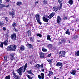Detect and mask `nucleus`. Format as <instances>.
Returning a JSON list of instances; mask_svg holds the SVG:
<instances>
[{"label": "nucleus", "mask_w": 79, "mask_h": 79, "mask_svg": "<svg viewBox=\"0 0 79 79\" xmlns=\"http://www.w3.org/2000/svg\"><path fill=\"white\" fill-rule=\"evenodd\" d=\"M17 47L15 45H11L9 46L6 48L7 51H15Z\"/></svg>", "instance_id": "nucleus-1"}, {"label": "nucleus", "mask_w": 79, "mask_h": 79, "mask_svg": "<svg viewBox=\"0 0 79 79\" xmlns=\"http://www.w3.org/2000/svg\"><path fill=\"white\" fill-rule=\"evenodd\" d=\"M66 56V52L64 51H61L59 54V56L60 58L65 57Z\"/></svg>", "instance_id": "nucleus-2"}, {"label": "nucleus", "mask_w": 79, "mask_h": 79, "mask_svg": "<svg viewBox=\"0 0 79 79\" xmlns=\"http://www.w3.org/2000/svg\"><path fill=\"white\" fill-rule=\"evenodd\" d=\"M23 67L22 66L19 68L16 71L19 73V75L21 76L23 74Z\"/></svg>", "instance_id": "nucleus-3"}, {"label": "nucleus", "mask_w": 79, "mask_h": 79, "mask_svg": "<svg viewBox=\"0 0 79 79\" xmlns=\"http://www.w3.org/2000/svg\"><path fill=\"white\" fill-rule=\"evenodd\" d=\"M35 16L38 23H39V24H42V22H41L40 21V15H39L37 14L35 15Z\"/></svg>", "instance_id": "nucleus-4"}, {"label": "nucleus", "mask_w": 79, "mask_h": 79, "mask_svg": "<svg viewBox=\"0 0 79 79\" xmlns=\"http://www.w3.org/2000/svg\"><path fill=\"white\" fill-rule=\"evenodd\" d=\"M10 38L12 40H16V34L13 33L10 36Z\"/></svg>", "instance_id": "nucleus-5"}, {"label": "nucleus", "mask_w": 79, "mask_h": 79, "mask_svg": "<svg viewBox=\"0 0 79 79\" xmlns=\"http://www.w3.org/2000/svg\"><path fill=\"white\" fill-rule=\"evenodd\" d=\"M15 10H13V9H12V12H9V15L10 16H13V17L15 16Z\"/></svg>", "instance_id": "nucleus-6"}, {"label": "nucleus", "mask_w": 79, "mask_h": 79, "mask_svg": "<svg viewBox=\"0 0 79 79\" xmlns=\"http://www.w3.org/2000/svg\"><path fill=\"white\" fill-rule=\"evenodd\" d=\"M54 15L55 13L52 12L49 15L48 18H49V19H51V18H53V17L54 16Z\"/></svg>", "instance_id": "nucleus-7"}, {"label": "nucleus", "mask_w": 79, "mask_h": 79, "mask_svg": "<svg viewBox=\"0 0 79 79\" xmlns=\"http://www.w3.org/2000/svg\"><path fill=\"white\" fill-rule=\"evenodd\" d=\"M56 66H63V64L59 62H57V63L56 64Z\"/></svg>", "instance_id": "nucleus-8"}, {"label": "nucleus", "mask_w": 79, "mask_h": 79, "mask_svg": "<svg viewBox=\"0 0 79 79\" xmlns=\"http://www.w3.org/2000/svg\"><path fill=\"white\" fill-rule=\"evenodd\" d=\"M43 20L44 22H46V23H48V19L47 18H45V17H43Z\"/></svg>", "instance_id": "nucleus-9"}, {"label": "nucleus", "mask_w": 79, "mask_h": 79, "mask_svg": "<svg viewBox=\"0 0 79 79\" xmlns=\"http://www.w3.org/2000/svg\"><path fill=\"white\" fill-rule=\"evenodd\" d=\"M40 58H44V56H45V55L44 54V53L42 52H40Z\"/></svg>", "instance_id": "nucleus-10"}, {"label": "nucleus", "mask_w": 79, "mask_h": 79, "mask_svg": "<svg viewBox=\"0 0 79 79\" xmlns=\"http://www.w3.org/2000/svg\"><path fill=\"white\" fill-rule=\"evenodd\" d=\"M12 74H13V77H14V78H15V77L17 78V76H17V75H16V74L15 73V72L14 71H13L12 72Z\"/></svg>", "instance_id": "nucleus-11"}, {"label": "nucleus", "mask_w": 79, "mask_h": 79, "mask_svg": "<svg viewBox=\"0 0 79 79\" xmlns=\"http://www.w3.org/2000/svg\"><path fill=\"white\" fill-rule=\"evenodd\" d=\"M63 1V0H58V2L60 3V8L62 7V3L61 2Z\"/></svg>", "instance_id": "nucleus-12"}, {"label": "nucleus", "mask_w": 79, "mask_h": 79, "mask_svg": "<svg viewBox=\"0 0 79 79\" xmlns=\"http://www.w3.org/2000/svg\"><path fill=\"white\" fill-rule=\"evenodd\" d=\"M76 71L75 70H72V72H70V74H72L73 75H75V74H76Z\"/></svg>", "instance_id": "nucleus-13"}, {"label": "nucleus", "mask_w": 79, "mask_h": 79, "mask_svg": "<svg viewBox=\"0 0 79 79\" xmlns=\"http://www.w3.org/2000/svg\"><path fill=\"white\" fill-rule=\"evenodd\" d=\"M61 21V18H60V16H58L57 17V22L58 23H60Z\"/></svg>", "instance_id": "nucleus-14"}, {"label": "nucleus", "mask_w": 79, "mask_h": 79, "mask_svg": "<svg viewBox=\"0 0 79 79\" xmlns=\"http://www.w3.org/2000/svg\"><path fill=\"white\" fill-rule=\"evenodd\" d=\"M10 59L11 60V61H12V60H13V59L15 58V57L14 56H13L14 55L13 54H10Z\"/></svg>", "instance_id": "nucleus-15"}, {"label": "nucleus", "mask_w": 79, "mask_h": 79, "mask_svg": "<svg viewBox=\"0 0 79 79\" xmlns=\"http://www.w3.org/2000/svg\"><path fill=\"white\" fill-rule=\"evenodd\" d=\"M51 75H53V72H52V71H50L49 72V74H48V76L50 77Z\"/></svg>", "instance_id": "nucleus-16"}, {"label": "nucleus", "mask_w": 79, "mask_h": 79, "mask_svg": "<svg viewBox=\"0 0 79 79\" xmlns=\"http://www.w3.org/2000/svg\"><path fill=\"white\" fill-rule=\"evenodd\" d=\"M20 49L21 51H23V50H24L25 49V48H24V46L23 45L21 46L20 47Z\"/></svg>", "instance_id": "nucleus-17"}, {"label": "nucleus", "mask_w": 79, "mask_h": 79, "mask_svg": "<svg viewBox=\"0 0 79 79\" xmlns=\"http://www.w3.org/2000/svg\"><path fill=\"white\" fill-rule=\"evenodd\" d=\"M27 34L28 36H31V31L30 30H28L27 31Z\"/></svg>", "instance_id": "nucleus-18"}, {"label": "nucleus", "mask_w": 79, "mask_h": 79, "mask_svg": "<svg viewBox=\"0 0 79 79\" xmlns=\"http://www.w3.org/2000/svg\"><path fill=\"white\" fill-rule=\"evenodd\" d=\"M58 9L57 7H54L53 8V10L54 11H57Z\"/></svg>", "instance_id": "nucleus-19"}, {"label": "nucleus", "mask_w": 79, "mask_h": 79, "mask_svg": "<svg viewBox=\"0 0 79 79\" xmlns=\"http://www.w3.org/2000/svg\"><path fill=\"white\" fill-rule=\"evenodd\" d=\"M27 47L29 48H32L33 47V46L31 44H28L27 45Z\"/></svg>", "instance_id": "nucleus-20"}, {"label": "nucleus", "mask_w": 79, "mask_h": 79, "mask_svg": "<svg viewBox=\"0 0 79 79\" xmlns=\"http://www.w3.org/2000/svg\"><path fill=\"white\" fill-rule=\"evenodd\" d=\"M27 64L26 63L25 64L24 67V68L23 69V72H25V71H26V68H27Z\"/></svg>", "instance_id": "nucleus-21"}, {"label": "nucleus", "mask_w": 79, "mask_h": 79, "mask_svg": "<svg viewBox=\"0 0 79 79\" xmlns=\"http://www.w3.org/2000/svg\"><path fill=\"white\" fill-rule=\"evenodd\" d=\"M65 34H68V35H70V32L69 31V29L67 30V31L65 32Z\"/></svg>", "instance_id": "nucleus-22"}, {"label": "nucleus", "mask_w": 79, "mask_h": 79, "mask_svg": "<svg viewBox=\"0 0 79 79\" xmlns=\"http://www.w3.org/2000/svg\"><path fill=\"white\" fill-rule=\"evenodd\" d=\"M27 73H28V74H31L32 75H33L34 76V74L32 73V70H30L29 71H27Z\"/></svg>", "instance_id": "nucleus-23"}, {"label": "nucleus", "mask_w": 79, "mask_h": 79, "mask_svg": "<svg viewBox=\"0 0 79 79\" xmlns=\"http://www.w3.org/2000/svg\"><path fill=\"white\" fill-rule=\"evenodd\" d=\"M69 3L71 5H73V0H69Z\"/></svg>", "instance_id": "nucleus-24"}, {"label": "nucleus", "mask_w": 79, "mask_h": 79, "mask_svg": "<svg viewBox=\"0 0 79 79\" xmlns=\"http://www.w3.org/2000/svg\"><path fill=\"white\" fill-rule=\"evenodd\" d=\"M41 75L42 77V79H44V77H45V76L44 75V73H41Z\"/></svg>", "instance_id": "nucleus-25"}, {"label": "nucleus", "mask_w": 79, "mask_h": 79, "mask_svg": "<svg viewBox=\"0 0 79 79\" xmlns=\"http://www.w3.org/2000/svg\"><path fill=\"white\" fill-rule=\"evenodd\" d=\"M35 67L38 69H40V65L39 64H37L36 65Z\"/></svg>", "instance_id": "nucleus-26"}, {"label": "nucleus", "mask_w": 79, "mask_h": 79, "mask_svg": "<svg viewBox=\"0 0 79 79\" xmlns=\"http://www.w3.org/2000/svg\"><path fill=\"white\" fill-rule=\"evenodd\" d=\"M47 40H50V41H52L51 40V38H50V36L49 35H47Z\"/></svg>", "instance_id": "nucleus-27"}, {"label": "nucleus", "mask_w": 79, "mask_h": 79, "mask_svg": "<svg viewBox=\"0 0 79 79\" xmlns=\"http://www.w3.org/2000/svg\"><path fill=\"white\" fill-rule=\"evenodd\" d=\"M75 55L76 56H79V51H77L75 53Z\"/></svg>", "instance_id": "nucleus-28"}, {"label": "nucleus", "mask_w": 79, "mask_h": 79, "mask_svg": "<svg viewBox=\"0 0 79 79\" xmlns=\"http://www.w3.org/2000/svg\"><path fill=\"white\" fill-rule=\"evenodd\" d=\"M42 51L44 52H47V50L44 48V47H43L42 48Z\"/></svg>", "instance_id": "nucleus-29"}, {"label": "nucleus", "mask_w": 79, "mask_h": 79, "mask_svg": "<svg viewBox=\"0 0 79 79\" xmlns=\"http://www.w3.org/2000/svg\"><path fill=\"white\" fill-rule=\"evenodd\" d=\"M22 4V2H17V5H18V6H20V5H21Z\"/></svg>", "instance_id": "nucleus-30"}, {"label": "nucleus", "mask_w": 79, "mask_h": 79, "mask_svg": "<svg viewBox=\"0 0 79 79\" xmlns=\"http://www.w3.org/2000/svg\"><path fill=\"white\" fill-rule=\"evenodd\" d=\"M10 77L11 76H10V75H9L7 76H6L5 78V79H10Z\"/></svg>", "instance_id": "nucleus-31"}, {"label": "nucleus", "mask_w": 79, "mask_h": 79, "mask_svg": "<svg viewBox=\"0 0 79 79\" xmlns=\"http://www.w3.org/2000/svg\"><path fill=\"white\" fill-rule=\"evenodd\" d=\"M12 26L13 27H15V26H16V23L15 22H14L13 23V24L12 25Z\"/></svg>", "instance_id": "nucleus-32"}, {"label": "nucleus", "mask_w": 79, "mask_h": 79, "mask_svg": "<svg viewBox=\"0 0 79 79\" xmlns=\"http://www.w3.org/2000/svg\"><path fill=\"white\" fill-rule=\"evenodd\" d=\"M30 39L32 42H34V37H31Z\"/></svg>", "instance_id": "nucleus-33"}, {"label": "nucleus", "mask_w": 79, "mask_h": 79, "mask_svg": "<svg viewBox=\"0 0 79 79\" xmlns=\"http://www.w3.org/2000/svg\"><path fill=\"white\" fill-rule=\"evenodd\" d=\"M1 6L0 7V8H2L3 7H5V6L3 4H0Z\"/></svg>", "instance_id": "nucleus-34"}, {"label": "nucleus", "mask_w": 79, "mask_h": 79, "mask_svg": "<svg viewBox=\"0 0 79 79\" xmlns=\"http://www.w3.org/2000/svg\"><path fill=\"white\" fill-rule=\"evenodd\" d=\"M3 43H1V44H0V47H1V48H3Z\"/></svg>", "instance_id": "nucleus-35"}, {"label": "nucleus", "mask_w": 79, "mask_h": 79, "mask_svg": "<svg viewBox=\"0 0 79 79\" xmlns=\"http://www.w3.org/2000/svg\"><path fill=\"white\" fill-rule=\"evenodd\" d=\"M43 3L44 5H47V1L46 0H44L43 1Z\"/></svg>", "instance_id": "nucleus-36"}, {"label": "nucleus", "mask_w": 79, "mask_h": 79, "mask_svg": "<svg viewBox=\"0 0 79 79\" xmlns=\"http://www.w3.org/2000/svg\"><path fill=\"white\" fill-rule=\"evenodd\" d=\"M63 18L64 19V20L66 19H67V17H66V16H65L64 15H63Z\"/></svg>", "instance_id": "nucleus-37"}, {"label": "nucleus", "mask_w": 79, "mask_h": 79, "mask_svg": "<svg viewBox=\"0 0 79 79\" xmlns=\"http://www.w3.org/2000/svg\"><path fill=\"white\" fill-rule=\"evenodd\" d=\"M47 47H48V48H50L51 47V44H47Z\"/></svg>", "instance_id": "nucleus-38"}, {"label": "nucleus", "mask_w": 79, "mask_h": 79, "mask_svg": "<svg viewBox=\"0 0 79 79\" xmlns=\"http://www.w3.org/2000/svg\"><path fill=\"white\" fill-rule=\"evenodd\" d=\"M4 60L6 61H7V57H6V56H4Z\"/></svg>", "instance_id": "nucleus-39"}, {"label": "nucleus", "mask_w": 79, "mask_h": 79, "mask_svg": "<svg viewBox=\"0 0 79 79\" xmlns=\"http://www.w3.org/2000/svg\"><path fill=\"white\" fill-rule=\"evenodd\" d=\"M37 36L38 37H42V35L40 34H38L37 35Z\"/></svg>", "instance_id": "nucleus-40"}, {"label": "nucleus", "mask_w": 79, "mask_h": 79, "mask_svg": "<svg viewBox=\"0 0 79 79\" xmlns=\"http://www.w3.org/2000/svg\"><path fill=\"white\" fill-rule=\"evenodd\" d=\"M48 61V62H49V63H51V62H52V59H49L47 60Z\"/></svg>", "instance_id": "nucleus-41"}, {"label": "nucleus", "mask_w": 79, "mask_h": 79, "mask_svg": "<svg viewBox=\"0 0 79 79\" xmlns=\"http://www.w3.org/2000/svg\"><path fill=\"white\" fill-rule=\"evenodd\" d=\"M38 77L39 78V79H42V77L41 76H40V75H38Z\"/></svg>", "instance_id": "nucleus-42"}, {"label": "nucleus", "mask_w": 79, "mask_h": 79, "mask_svg": "<svg viewBox=\"0 0 79 79\" xmlns=\"http://www.w3.org/2000/svg\"><path fill=\"white\" fill-rule=\"evenodd\" d=\"M4 45H7L8 44H7V43L6 42V41H5L4 42Z\"/></svg>", "instance_id": "nucleus-43"}, {"label": "nucleus", "mask_w": 79, "mask_h": 79, "mask_svg": "<svg viewBox=\"0 0 79 79\" xmlns=\"http://www.w3.org/2000/svg\"><path fill=\"white\" fill-rule=\"evenodd\" d=\"M51 55H52L51 53H50L47 55V57H50L51 56Z\"/></svg>", "instance_id": "nucleus-44"}, {"label": "nucleus", "mask_w": 79, "mask_h": 79, "mask_svg": "<svg viewBox=\"0 0 79 79\" xmlns=\"http://www.w3.org/2000/svg\"><path fill=\"white\" fill-rule=\"evenodd\" d=\"M5 19L6 20V21H8V20H9V19L7 17H6Z\"/></svg>", "instance_id": "nucleus-45"}, {"label": "nucleus", "mask_w": 79, "mask_h": 79, "mask_svg": "<svg viewBox=\"0 0 79 79\" xmlns=\"http://www.w3.org/2000/svg\"><path fill=\"white\" fill-rule=\"evenodd\" d=\"M40 67L41 68H43L44 67V65H43V64H41V65H40Z\"/></svg>", "instance_id": "nucleus-46"}, {"label": "nucleus", "mask_w": 79, "mask_h": 79, "mask_svg": "<svg viewBox=\"0 0 79 79\" xmlns=\"http://www.w3.org/2000/svg\"><path fill=\"white\" fill-rule=\"evenodd\" d=\"M3 24V23H2V22L0 23V26H2Z\"/></svg>", "instance_id": "nucleus-47"}, {"label": "nucleus", "mask_w": 79, "mask_h": 79, "mask_svg": "<svg viewBox=\"0 0 79 79\" xmlns=\"http://www.w3.org/2000/svg\"><path fill=\"white\" fill-rule=\"evenodd\" d=\"M45 68H43L42 69V71H43V72H44V70L45 69Z\"/></svg>", "instance_id": "nucleus-48"}, {"label": "nucleus", "mask_w": 79, "mask_h": 79, "mask_svg": "<svg viewBox=\"0 0 79 79\" xmlns=\"http://www.w3.org/2000/svg\"><path fill=\"white\" fill-rule=\"evenodd\" d=\"M2 29L4 31H5V30H6V28L5 27H3Z\"/></svg>", "instance_id": "nucleus-49"}, {"label": "nucleus", "mask_w": 79, "mask_h": 79, "mask_svg": "<svg viewBox=\"0 0 79 79\" xmlns=\"http://www.w3.org/2000/svg\"><path fill=\"white\" fill-rule=\"evenodd\" d=\"M19 76H17V78H15V79H19Z\"/></svg>", "instance_id": "nucleus-50"}, {"label": "nucleus", "mask_w": 79, "mask_h": 79, "mask_svg": "<svg viewBox=\"0 0 79 79\" xmlns=\"http://www.w3.org/2000/svg\"><path fill=\"white\" fill-rule=\"evenodd\" d=\"M27 77L28 78V79H30V76L29 75H27Z\"/></svg>", "instance_id": "nucleus-51"}, {"label": "nucleus", "mask_w": 79, "mask_h": 79, "mask_svg": "<svg viewBox=\"0 0 79 79\" xmlns=\"http://www.w3.org/2000/svg\"><path fill=\"white\" fill-rule=\"evenodd\" d=\"M9 6H10L9 5H8L6 6H5V7H6L7 8H8V7H9Z\"/></svg>", "instance_id": "nucleus-52"}, {"label": "nucleus", "mask_w": 79, "mask_h": 79, "mask_svg": "<svg viewBox=\"0 0 79 79\" xmlns=\"http://www.w3.org/2000/svg\"><path fill=\"white\" fill-rule=\"evenodd\" d=\"M38 1L35 2V5H37V4L38 3Z\"/></svg>", "instance_id": "nucleus-53"}, {"label": "nucleus", "mask_w": 79, "mask_h": 79, "mask_svg": "<svg viewBox=\"0 0 79 79\" xmlns=\"http://www.w3.org/2000/svg\"><path fill=\"white\" fill-rule=\"evenodd\" d=\"M10 0H6V1L7 2H10Z\"/></svg>", "instance_id": "nucleus-54"}, {"label": "nucleus", "mask_w": 79, "mask_h": 79, "mask_svg": "<svg viewBox=\"0 0 79 79\" xmlns=\"http://www.w3.org/2000/svg\"><path fill=\"white\" fill-rule=\"evenodd\" d=\"M2 3V0H0V4Z\"/></svg>", "instance_id": "nucleus-55"}, {"label": "nucleus", "mask_w": 79, "mask_h": 79, "mask_svg": "<svg viewBox=\"0 0 79 79\" xmlns=\"http://www.w3.org/2000/svg\"><path fill=\"white\" fill-rule=\"evenodd\" d=\"M14 31H15V32H18V30H16V29H15Z\"/></svg>", "instance_id": "nucleus-56"}, {"label": "nucleus", "mask_w": 79, "mask_h": 79, "mask_svg": "<svg viewBox=\"0 0 79 79\" xmlns=\"http://www.w3.org/2000/svg\"><path fill=\"white\" fill-rule=\"evenodd\" d=\"M15 29L16 28H15V27H14V28H13V30L14 31H15Z\"/></svg>", "instance_id": "nucleus-57"}, {"label": "nucleus", "mask_w": 79, "mask_h": 79, "mask_svg": "<svg viewBox=\"0 0 79 79\" xmlns=\"http://www.w3.org/2000/svg\"><path fill=\"white\" fill-rule=\"evenodd\" d=\"M62 66H61V67H60V69H62Z\"/></svg>", "instance_id": "nucleus-58"}, {"label": "nucleus", "mask_w": 79, "mask_h": 79, "mask_svg": "<svg viewBox=\"0 0 79 79\" xmlns=\"http://www.w3.org/2000/svg\"><path fill=\"white\" fill-rule=\"evenodd\" d=\"M75 39H76V38H77V36H76L75 37Z\"/></svg>", "instance_id": "nucleus-59"}, {"label": "nucleus", "mask_w": 79, "mask_h": 79, "mask_svg": "<svg viewBox=\"0 0 79 79\" xmlns=\"http://www.w3.org/2000/svg\"><path fill=\"white\" fill-rule=\"evenodd\" d=\"M30 64H32V62H31Z\"/></svg>", "instance_id": "nucleus-60"}, {"label": "nucleus", "mask_w": 79, "mask_h": 79, "mask_svg": "<svg viewBox=\"0 0 79 79\" xmlns=\"http://www.w3.org/2000/svg\"><path fill=\"white\" fill-rule=\"evenodd\" d=\"M37 42H40V40H37Z\"/></svg>", "instance_id": "nucleus-61"}, {"label": "nucleus", "mask_w": 79, "mask_h": 79, "mask_svg": "<svg viewBox=\"0 0 79 79\" xmlns=\"http://www.w3.org/2000/svg\"><path fill=\"white\" fill-rule=\"evenodd\" d=\"M69 43H71V41H69Z\"/></svg>", "instance_id": "nucleus-62"}, {"label": "nucleus", "mask_w": 79, "mask_h": 79, "mask_svg": "<svg viewBox=\"0 0 79 79\" xmlns=\"http://www.w3.org/2000/svg\"><path fill=\"white\" fill-rule=\"evenodd\" d=\"M77 70H79V69H77Z\"/></svg>", "instance_id": "nucleus-63"}, {"label": "nucleus", "mask_w": 79, "mask_h": 79, "mask_svg": "<svg viewBox=\"0 0 79 79\" xmlns=\"http://www.w3.org/2000/svg\"><path fill=\"white\" fill-rule=\"evenodd\" d=\"M69 79H71L70 78H69Z\"/></svg>", "instance_id": "nucleus-64"}]
</instances>
